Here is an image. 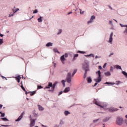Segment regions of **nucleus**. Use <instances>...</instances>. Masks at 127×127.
Instances as JSON below:
<instances>
[{"mask_svg":"<svg viewBox=\"0 0 127 127\" xmlns=\"http://www.w3.org/2000/svg\"><path fill=\"white\" fill-rule=\"evenodd\" d=\"M104 84L105 85H115L114 82H106Z\"/></svg>","mask_w":127,"mask_h":127,"instance_id":"obj_21","label":"nucleus"},{"mask_svg":"<svg viewBox=\"0 0 127 127\" xmlns=\"http://www.w3.org/2000/svg\"><path fill=\"white\" fill-rule=\"evenodd\" d=\"M14 15V13H12V14H9L8 16L9 17H10L11 16H13Z\"/></svg>","mask_w":127,"mask_h":127,"instance_id":"obj_48","label":"nucleus"},{"mask_svg":"<svg viewBox=\"0 0 127 127\" xmlns=\"http://www.w3.org/2000/svg\"><path fill=\"white\" fill-rule=\"evenodd\" d=\"M38 110L40 111V112H42V111H44V108H43L41 105H38Z\"/></svg>","mask_w":127,"mask_h":127,"instance_id":"obj_15","label":"nucleus"},{"mask_svg":"<svg viewBox=\"0 0 127 127\" xmlns=\"http://www.w3.org/2000/svg\"><path fill=\"white\" fill-rule=\"evenodd\" d=\"M57 84V82H55L54 84H52V86L51 89L49 90V92H54V90L55 89V87Z\"/></svg>","mask_w":127,"mask_h":127,"instance_id":"obj_12","label":"nucleus"},{"mask_svg":"<svg viewBox=\"0 0 127 127\" xmlns=\"http://www.w3.org/2000/svg\"><path fill=\"white\" fill-rule=\"evenodd\" d=\"M98 68H99V70H101V69H102V66L99 65V66H98Z\"/></svg>","mask_w":127,"mask_h":127,"instance_id":"obj_57","label":"nucleus"},{"mask_svg":"<svg viewBox=\"0 0 127 127\" xmlns=\"http://www.w3.org/2000/svg\"><path fill=\"white\" fill-rule=\"evenodd\" d=\"M104 75L105 76H111V72L110 71H107V72H105L104 73Z\"/></svg>","mask_w":127,"mask_h":127,"instance_id":"obj_19","label":"nucleus"},{"mask_svg":"<svg viewBox=\"0 0 127 127\" xmlns=\"http://www.w3.org/2000/svg\"><path fill=\"white\" fill-rule=\"evenodd\" d=\"M108 110L111 113H113V112H118V111H119L118 109L114 107H110Z\"/></svg>","mask_w":127,"mask_h":127,"instance_id":"obj_11","label":"nucleus"},{"mask_svg":"<svg viewBox=\"0 0 127 127\" xmlns=\"http://www.w3.org/2000/svg\"><path fill=\"white\" fill-rule=\"evenodd\" d=\"M30 127H34V126L35 125V119H32V118H31V116H30Z\"/></svg>","mask_w":127,"mask_h":127,"instance_id":"obj_9","label":"nucleus"},{"mask_svg":"<svg viewBox=\"0 0 127 127\" xmlns=\"http://www.w3.org/2000/svg\"><path fill=\"white\" fill-rule=\"evenodd\" d=\"M109 24H111L112 26L114 25V23H113V21L112 20H110L109 21Z\"/></svg>","mask_w":127,"mask_h":127,"instance_id":"obj_41","label":"nucleus"},{"mask_svg":"<svg viewBox=\"0 0 127 127\" xmlns=\"http://www.w3.org/2000/svg\"><path fill=\"white\" fill-rule=\"evenodd\" d=\"M76 73H77V69H74L72 73V77L75 75V74H76Z\"/></svg>","mask_w":127,"mask_h":127,"instance_id":"obj_37","label":"nucleus"},{"mask_svg":"<svg viewBox=\"0 0 127 127\" xmlns=\"http://www.w3.org/2000/svg\"><path fill=\"white\" fill-rule=\"evenodd\" d=\"M79 56V55L78 54H76L73 56V60H76V57H78Z\"/></svg>","mask_w":127,"mask_h":127,"instance_id":"obj_33","label":"nucleus"},{"mask_svg":"<svg viewBox=\"0 0 127 127\" xmlns=\"http://www.w3.org/2000/svg\"><path fill=\"white\" fill-rule=\"evenodd\" d=\"M52 88V82H49L48 85L46 87V89H50Z\"/></svg>","mask_w":127,"mask_h":127,"instance_id":"obj_14","label":"nucleus"},{"mask_svg":"<svg viewBox=\"0 0 127 127\" xmlns=\"http://www.w3.org/2000/svg\"><path fill=\"white\" fill-rule=\"evenodd\" d=\"M110 120V118L109 117H105L103 119V123H107Z\"/></svg>","mask_w":127,"mask_h":127,"instance_id":"obj_18","label":"nucleus"},{"mask_svg":"<svg viewBox=\"0 0 127 127\" xmlns=\"http://www.w3.org/2000/svg\"><path fill=\"white\" fill-rule=\"evenodd\" d=\"M42 88H43V87L41 86H38V89H42Z\"/></svg>","mask_w":127,"mask_h":127,"instance_id":"obj_50","label":"nucleus"},{"mask_svg":"<svg viewBox=\"0 0 127 127\" xmlns=\"http://www.w3.org/2000/svg\"><path fill=\"white\" fill-rule=\"evenodd\" d=\"M85 57H95V56L93 54H90L89 55H84Z\"/></svg>","mask_w":127,"mask_h":127,"instance_id":"obj_20","label":"nucleus"},{"mask_svg":"<svg viewBox=\"0 0 127 127\" xmlns=\"http://www.w3.org/2000/svg\"><path fill=\"white\" fill-rule=\"evenodd\" d=\"M87 82H88V83H92V78L88 77L87 78Z\"/></svg>","mask_w":127,"mask_h":127,"instance_id":"obj_29","label":"nucleus"},{"mask_svg":"<svg viewBox=\"0 0 127 127\" xmlns=\"http://www.w3.org/2000/svg\"><path fill=\"white\" fill-rule=\"evenodd\" d=\"M66 82L69 84H71V82H72V74L71 72H68L67 74Z\"/></svg>","mask_w":127,"mask_h":127,"instance_id":"obj_6","label":"nucleus"},{"mask_svg":"<svg viewBox=\"0 0 127 127\" xmlns=\"http://www.w3.org/2000/svg\"><path fill=\"white\" fill-rule=\"evenodd\" d=\"M115 68H116V69H121V70H122V66H120L119 65H115Z\"/></svg>","mask_w":127,"mask_h":127,"instance_id":"obj_28","label":"nucleus"},{"mask_svg":"<svg viewBox=\"0 0 127 127\" xmlns=\"http://www.w3.org/2000/svg\"><path fill=\"white\" fill-rule=\"evenodd\" d=\"M0 114H1V117H4V116H5V114H4V113H0Z\"/></svg>","mask_w":127,"mask_h":127,"instance_id":"obj_49","label":"nucleus"},{"mask_svg":"<svg viewBox=\"0 0 127 127\" xmlns=\"http://www.w3.org/2000/svg\"><path fill=\"white\" fill-rule=\"evenodd\" d=\"M96 75H98V76L96 78H95L94 81L97 83H100L102 81V77H101V71L98 70L96 72Z\"/></svg>","mask_w":127,"mask_h":127,"instance_id":"obj_4","label":"nucleus"},{"mask_svg":"<svg viewBox=\"0 0 127 127\" xmlns=\"http://www.w3.org/2000/svg\"><path fill=\"white\" fill-rule=\"evenodd\" d=\"M46 47H50L53 46V43L52 42H49L46 44Z\"/></svg>","mask_w":127,"mask_h":127,"instance_id":"obj_13","label":"nucleus"},{"mask_svg":"<svg viewBox=\"0 0 127 127\" xmlns=\"http://www.w3.org/2000/svg\"><path fill=\"white\" fill-rule=\"evenodd\" d=\"M120 25L121 26V27H126L125 30L123 31V33L125 35L127 36V25H124L122 23H120Z\"/></svg>","mask_w":127,"mask_h":127,"instance_id":"obj_8","label":"nucleus"},{"mask_svg":"<svg viewBox=\"0 0 127 127\" xmlns=\"http://www.w3.org/2000/svg\"><path fill=\"white\" fill-rule=\"evenodd\" d=\"M18 10H19V8H16V9H15L14 8L12 9L13 13H14H14H15L16 12H17Z\"/></svg>","mask_w":127,"mask_h":127,"instance_id":"obj_22","label":"nucleus"},{"mask_svg":"<svg viewBox=\"0 0 127 127\" xmlns=\"http://www.w3.org/2000/svg\"><path fill=\"white\" fill-rule=\"evenodd\" d=\"M101 127H106V124H103L101 125Z\"/></svg>","mask_w":127,"mask_h":127,"instance_id":"obj_52","label":"nucleus"},{"mask_svg":"<svg viewBox=\"0 0 127 127\" xmlns=\"http://www.w3.org/2000/svg\"><path fill=\"white\" fill-rule=\"evenodd\" d=\"M65 83H66V80H63L62 81V84L63 87H65L66 86V84H65Z\"/></svg>","mask_w":127,"mask_h":127,"instance_id":"obj_24","label":"nucleus"},{"mask_svg":"<svg viewBox=\"0 0 127 127\" xmlns=\"http://www.w3.org/2000/svg\"><path fill=\"white\" fill-rule=\"evenodd\" d=\"M109 8H110V9L111 10H113V8L111 6H109Z\"/></svg>","mask_w":127,"mask_h":127,"instance_id":"obj_60","label":"nucleus"},{"mask_svg":"<svg viewBox=\"0 0 127 127\" xmlns=\"http://www.w3.org/2000/svg\"><path fill=\"white\" fill-rule=\"evenodd\" d=\"M16 80H20V79H21V77H20V75H18V76L16 77Z\"/></svg>","mask_w":127,"mask_h":127,"instance_id":"obj_38","label":"nucleus"},{"mask_svg":"<svg viewBox=\"0 0 127 127\" xmlns=\"http://www.w3.org/2000/svg\"><path fill=\"white\" fill-rule=\"evenodd\" d=\"M98 58H101V57H99L98 56H96L95 59H98Z\"/></svg>","mask_w":127,"mask_h":127,"instance_id":"obj_54","label":"nucleus"},{"mask_svg":"<svg viewBox=\"0 0 127 127\" xmlns=\"http://www.w3.org/2000/svg\"><path fill=\"white\" fill-rule=\"evenodd\" d=\"M86 76H87V71H85L84 74V78H86Z\"/></svg>","mask_w":127,"mask_h":127,"instance_id":"obj_47","label":"nucleus"},{"mask_svg":"<svg viewBox=\"0 0 127 127\" xmlns=\"http://www.w3.org/2000/svg\"><path fill=\"white\" fill-rule=\"evenodd\" d=\"M99 121H100V119H96L93 120V123L94 124H96V123H98V122H99Z\"/></svg>","mask_w":127,"mask_h":127,"instance_id":"obj_34","label":"nucleus"},{"mask_svg":"<svg viewBox=\"0 0 127 127\" xmlns=\"http://www.w3.org/2000/svg\"><path fill=\"white\" fill-rule=\"evenodd\" d=\"M95 19H96V17L94 15L91 16L90 20L87 22L88 24H91V23H93Z\"/></svg>","mask_w":127,"mask_h":127,"instance_id":"obj_10","label":"nucleus"},{"mask_svg":"<svg viewBox=\"0 0 127 127\" xmlns=\"http://www.w3.org/2000/svg\"><path fill=\"white\" fill-rule=\"evenodd\" d=\"M98 83H99V82H96V83H95V84H94V85L93 86V87H96V86L97 85H98Z\"/></svg>","mask_w":127,"mask_h":127,"instance_id":"obj_58","label":"nucleus"},{"mask_svg":"<svg viewBox=\"0 0 127 127\" xmlns=\"http://www.w3.org/2000/svg\"><path fill=\"white\" fill-rule=\"evenodd\" d=\"M54 52L55 53H58L59 54H60V52H59V51H58L57 49H54Z\"/></svg>","mask_w":127,"mask_h":127,"instance_id":"obj_31","label":"nucleus"},{"mask_svg":"<svg viewBox=\"0 0 127 127\" xmlns=\"http://www.w3.org/2000/svg\"><path fill=\"white\" fill-rule=\"evenodd\" d=\"M113 55H114V52L111 53L108 55V57H111V56H113Z\"/></svg>","mask_w":127,"mask_h":127,"instance_id":"obj_40","label":"nucleus"},{"mask_svg":"<svg viewBox=\"0 0 127 127\" xmlns=\"http://www.w3.org/2000/svg\"><path fill=\"white\" fill-rule=\"evenodd\" d=\"M122 74H123V75H124V76L126 77H127V72L125 71H122Z\"/></svg>","mask_w":127,"mask_h":127,"instance_id":"obj_32","label":"nucleus"},{"mask_svg":"<svg viewBox=\"0 0 127 127\" xmlns=\"http://www.w3.org/2000/svg\"><path fill=\"white\" fill-rule=\"evenodd\" d=\"M25 92L26 95H27V94L29 93V92H27V91H26V90Z\"/></svg>","mask_w":127,"mask_h":127,"instance_id":"obj_62","label":"nucleus"},{"mask_svg":"<svg viewBox=\"0 0 127 127\" xmlns=\"http://www.w3.org/2000/svg\"><path fill=\"white\" fill-rule=\"evenodd\" d=\"M116 85H120V84H121L123 83V82L120 81H116Z\"/></svg>","mask_w":127,"mask_h":127,"instance_id":"obj_39","label":"nucleus"},{"mask_svg":"<svg viewBox=\"0 0 127 127\" xmlns=\"http://www.w3.org/2000/svg\"><path fill=\"white\" fill-rule=\"evenodd\" d=\"M71 13H73V12H69L68 13H67V15H69V14H71Z\"/></svg>","mask_w":127,"mask_h":127,"instance_id":"obj_59","label":"nucleus"},{"mask_svg":"<svg viewBox=\"0 0 127 127\" xmlns=\"http://www.w3.org/2000/svg\"><path fill=\"white\" fill-rule=\"evenodd\" d=\"M106 66H107V63H105L103 65V68H106Z\"/></svg>","mask_w":127,"mask_h":127,"instance_id":"obj_56","label":"nucleus"},{"mask_svg":"<svg viewBox=\"0 0 127 127\" xmlns=\"http://www.w3.org/2000/svg\"><path fill=\"white\" fill-rule=\"evenodd\" d=\"M21 84H22V85L21 86V88L22 89V90L24 92H26V90H25V88H24V87H23V85H22V82H21Z\"/></svg>","mask_w":127,"mask_h":127,"instance_id":"obj_36","label":"nucleus"},{"mask_svg":"<svg viewBox=\"0 0 127 127\" xmlns=\"http://www.w3.org/2000/svg\"><path fill=\"white\" fill-rule=\"evenodd\" d=\"M22 118H23V115L22 114H21L19 117L18 118L15 120V122H19L20 121H21V119H22Z\"/></svg>","mask_w":127,"mask_h":127,"instance_id":"obj_16","label":"nucleus"},{"mask_svg":"<svg viewBox=\"0 0 127 127\" xmlns=\"http://www.w3.org/2000/svg\"><path fill=\"white\" fill-rule=\"evenodd\" d=\"M68 53H65L63 56H61L60 60L62 63V64H65V61H66V58H68Z\"/></svg>","mask_w":127,"mask_h":127,"instance_id":"obj_5","label":"nucleus"},{"mask_svg":"<svg viewBox=\"0 0 127 127\" xmlns=\"http://www.w3.org/2000/svg\"><path fill=\"white\" fill-rule=\"evenodd\" d=\"M70 114L71 113L68 111H65L64 112V114L65 115V116H68V115H70Z\"/></svg>","mask_w":127,"mask_h":127,"instance_id":"obj_26","label":"nucleus"},{"mask_svg":"<svg viewBox=\"0 0 127 127\" xmlns=\"http://www.w3.org/2000/svg\"><path fill=\"white\" fill-rule=\"evenodd\" d=\"M0 36H1V37H2V36H3V35L2 34H0Z\"/></svg>","mask_w":127,"mask_h":127,"instance_id":"obj_63","label":"nucleus"},{"mask_svg":"<svg viewBox=\"0 0 127 127\" xmlns=\"http://www.w3.org/2000/svg\"><path fill=\"white\" fill-rule=\"evenodd\" d=\"M115 123L117 126H118L119 127H122V126L124 125V123H125V121L123 117L118 116L116 118Z\"/></svg>","mask_w":127,"mask_h":127,"instance_id":"obj_1","label":"nucleus"},{"mask_svg":"<svg viewBox=\"0 0 127 127\" xmlns=\"http://www.w3.org/2000/svg\"><path fill=\"white\" fill-rule=\"evenodd\" d=\"M78 10L80 11V14H84V13H85V11H82V9H81L80 8H79V9L77 8L76 10H78Z\"/></svg>","mask_w":127,"mask_h":127,"instance_id":"obj_23","label":"nucleus"},{"mask_svg":"<svg viewBox=\"0 0 127 127\" xmlns=\"http://www.w3.org/2000/svg\"><path fill=\"white\" fill-rule=\"evenodd\" d=\"M61 33H62V29H60L58 30V32H57V35H60V34H61Z\"/></svg>","mask_w":127,"mask_h":127,"instance_id":"obj_27","label":"nucleus"},{"mask_svg":"<svg viewBox=\"0 0 127 127\" xmlns=\"http://www.w3.org/2000/svg\"><path fill=\"white\" fill-rule=\"evenodd\" d=\"M1 126L2 127H9V125H1Z\"/></svg>","mask_w":127,"mask_h":127,"instance_id":"obj_51","label":"nucleus"},{"mask_svg":"<svg viewBox=\"0 0 127 127\" xmlns=\"http://www.w3.org/2000/svg\"><path fill=\"white\" fill-rule=\"evenodd\" d=\"M3 43V41H2V39H0V45H1Z\"/></svg>","mask_w":127,"mask_h":127,"instance_id":"obj_43","label":"nucleus"},{"mask_svg":"<svg viewBox=\"0 0 127 127\" xmlns=\"http://www.w3.org/2000/svg\"><path fill=\"white\" fill-rule=\"evenodd\" d=\"M90 63L88 61H85L84 63L82 64V68L83 70H84L87 72V71H89L90 68Z\"/></svg>","mask_w":127,"mask_h":127,"instance_id":"obj_2","label":"nucleus"},{"mask_svg":"<svg viewBox=\"0 0 127 127\" xmlns=\"http://www.w3.org/2000/svg\"><path fill=\"white\" fill-rule=\"evenodd\" d=\"M38 22H42L43 21V19H42V17L40 16L39 18H38Z\"/></svg>","mask_w":127,"mask_h":127,"instance_id":"obj_25","label":"nucleus"},{"mask_svg":"<svg viewBox=\"0 0 127 127\" xmlns=\"http://www.w3.org/2000/svg\"><path fill=\"white\" fill-rule=\"evenodd\" d=\"M63 93V91H61L59 93V96H60V95H62V93Z\"/></svg>","mask_w":127,"mask_h":127,"instance_id":"obj_53","label":"nucleus"},{"mask_svg":"<svg viewBox=\"0 0 127 127\" xmlns=\"http://www.w3.org/2000/svg\"><path fill=\"white\" fill-rule=\"evenodd\" d=\"M125 124H126V125L127 126V120H125V122H124Z\"/></svg>","mask_w":127,"mask_h":127,"instance_id":"obj_55","label":"nucleus"},{"mask_svg":"<svg viewBox=\"0 0 127 127\" xmlns=\"http://www.w3.org/2000/svg\"><path fill=\"white\" fill-rule=\"evenodd\" d=\"M34 94H35V91L31 92L30 93V95L33 96V95H34Z\"/></svg>","mask_w":127,"mask_h":127,"instance_id":"obj_44","label":"nucleus"},{"mask_svg":"<svg viewBox=\"0 0 127 127\" xmlns=\"http://www.w3.org/2000/svg\"><path fill=\"white\" fill-rule=\"evenodd\" d=\"M1 120H2V121H4V122H8V119L6 118H1Z\"/></svg>","mask_w":127,"mask_h":127,"instance_id":"obj_35","label":"nucleus"},{"mask_svg":"<svg viewBox=\"0 0 127 127\" xmlns=\"http://www.w3.org/2000/svg\"><path fill=\"white\" fill-rule=\"evenodd\" d=\"M113 36H114V33L111 32L109 35L108 40L107 41V42L109 43V44H113V41L114 40Z\"/></svg>","mask_w":127,"mask_h":127,"instance_id":"obj_7","label":"nucleus"},{"mask_svg":"<svg viewBox=\"0 0 127 127\" xmlns=\"http://www.w3.org/2000/svg\"><path fill=\"white\" fill-rule=\"evenodd\" d=\"M70 91V87H68L65 88L64 90V93H68Z\"/></svg>","mask_w":127,"mask_h":127,"instance_id":"obj_17","label":"nucleus"},{"mask_svg":"<svg viewBox=\"0 0 127 127\" xmlns=\"http://www.w3.org/2000/svg\"><path fill=\"white\" fill-rule=\"evenodd\" d=\"M125 118H126V120H127V114L125 115Z\"/></svg>","mask_w":127,"mask_h":127,"instance_id":"obj_64","label":"nucleus"},{"mask_svg":"<svg viewBox=\"0 0 127 127\" xmlns=\"http://www.w3.org/2000/svg\"><path fill=\"white\" fill-rule=\"evenodd\" d=\"M2 108V105L0 104V109H1Z\"/></svg>","mask_w":127,"mask_h":127,"instance_id":"obj_61","label":"nucleus"},{"mask_svg":"<svg viewBox=\"0 0 127 127\" xmlns=\"http://www.w3.org/2000/svg\"><path fill=\"white\" fill-rule=\"evenodd\" d=\"M113 71H114V67L111 66L110 67V71L113 72Z\"/></svg>","mask_w":127,"mask_h":127,"instance_id":"obj_42","label":"nucleus"},{"mask_svg":"<svg viewBox=\"0 0 127 127\" xmlns=\"http://www.w3.org/2000/svg\"><path fill=\"white\" fill-rule=\"evenodd\" d=\"M77 53H80L81 54H86V52L84 51H78L77 52Z\"/></svg>","mask_w":127,"mask_h":127,"instance_id":"obj_30","label":"nucleus"},{"mask_svg":"<svg viewBox=\"0 0 127 127\" xmlns=\"http://www.w3.org/2000/svg\"><path fill=\"white\" fill-rule=\"evenodd\" d=\"M60 124V125H64V121L63 120L61 121Z\"/></svg>","mask_w":127,"mask_h":127,"instance_id":"obj_46","label":"nucleus"},{"mask_svg":"<svg viewBox=\"0 0 127 127\" xmlns=\"http://www.w3.org/2000/svg\"><path fill=\"white\" fill-rule=\"evenodd\" d=\"M93 103L95 104L97 106L100 107V108H102L103 109H105L107 107V104L106 103H104L103 102H100L98 101V99H94L93 101Z\"/></svg>","mask_w":127,"mask_h":127,"instance_id":"obj_3","label":"nucleus"},{"mask_svg":"<svg viewBox=\"0 0 127 127\" xmlns=\"http://www.w3.org/2000/svg\"><path fill=\"white\" fill-rule=\"evenodd\" d=\"M38 12V10L37 9H35L33 11V13H37Z\"/></svg>","mask_w":127,"mask_h":127,"instance_id":"obj_45","label":"nucleus"}]
</instances>
